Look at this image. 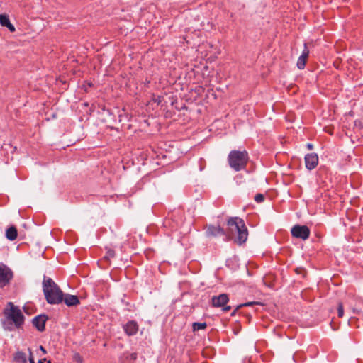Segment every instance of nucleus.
<instances>
[{
  "label": "nucleus",
  "instance_id": "obj_1",
  "mask_svg": "<svg viewBox=\"0 0 363 363\" xmlns=\"http://www.w3.org/2000/svg\"><path fill=\"white\" fill-rule=\"evenodd\" d=\"M228 230L225 231L220 226L208 225L206 226V234L207 237H217L219 235L225 236L228 240H230L234 233H238V237L235 242L239 245L245 243L248 238V230L244 220L238 217H231L227 222Z\"/></svg>",
  "mask_w": 363,
  "mask_h": 363
},
{
  "label": "nucleus",
  "instance_id": "obj_2",
  "mask_svg": "<svg viewBox=\"0 0 363 363\" xmlns=\"http://www.w3.org/2000/svg\"><path fill=\"white\" fill-rule=\"evenodd\" d=\"M42 285L45 298L48 303L57 305L62 303L64 292L51 278L44 275Z\"/></svg>",
  "mask_w": 363,
  "mask_h": 363
},
{
  "label": "nucleus",
  "instance_id": "obj_3",
  "mask_svg": "<svg viewBox=\"0 0 363 363\" xmlns=\"http://www.w3.org/2000/svg\"><path fill=\"white\" fill-rule=\"evenodd\" d=\"M249 154L246 150H231L228 155V162L231 169L239 172L246 169Z\"/></svg>",
  "mask_w": 363,
  "mask_h": 363
},
{
  "label": "nucleus",
  "instance_id": "obj_4",
  "mask_svg": "<svg viewBox=\"0 0 363 363\" xmlns=\"http://www.w3.org/2000/svg\"><path fill=\"white\" fill-rule=\"evenodd\" d=\"M11 306L10 310H6L4 313L11 324L13 323L16 328H20L24 323V315L18 306H14L11 302L9 303Z\"/></svg>",
  "mask_w": 363,
  "mask_h": 363
},
{
  "label": "nucleus",
  "instance_id": "obj_5",
  "mask_svg": "<svg viewBox=\"0 0 363 363\" xmlns=\"http://www.w3.org/2000/svg\"><path fill=\"white\" fill-rule=\"evenodd\" d=\"M13 278V271L7 265L0 263V288H4L9 284Z\"/></svg>",
  "mask_w": 363,
  "mask_h": 363
},
{
  "label": "nucleus",
  "instance_id": "obj_6",
  "mask_svg": "<svg viewBox=\"0 0 363 363\" xmlns=\"http://www.w3.org/2000/svg\"><path fill=\"white\" fill-rule=\"evenodd\" d=\"M293 237L303 240H307L310 236V229L306 225H295L291 230Z\"/></svg>",
  "mask_w": 363,
  "mask_h": 363
},
{
  "label": "nucleus",
  "instance_id": "obj_7",
  "mask_svg": "<svg viewBox=\"0 0 363 363\" xmlns=\"http://www.w3.org/2000/svg\"><path fill=\"white\" fill-rule=\"evenodd\" d=\"M229 298L226 294H221L219 296H213L212 298V305L214 307H223L224 311H228L230 310V306H225L228 302Z\"/></svg>",
  "mask_w": 363,
  "mask_h": 363
},
{
  "label": "nucleus",
  "instance_id": "obj_8",
  "mask_svg": "<svg viewBox=\"0 0 363 363\" xmlns=\"http://www.w3.org/2000/svg\"><path fill=\"white\" fill-rule=\"evenodd\" d=\"M124 333L128 336H134L137 334L139 330V325L135 320H128L126 323L122 325Z\"/></svg>",
  "mask_w": 363,
  "mask_h": 363
},
{
  "label": "nucleus",
  "instance_id": "obj_9",
  "mask_svg": "<svg viewBox=\"0 0 363 363\" xmlns=\"http://www.w3.org/2000/svg\"><path fill=\"white\" fill-rule=\"evenodd\" d=\"M305 166L308 170L315 169L318 164V156L316 153H308L305 155Z\"/></svg>",
  "mask_w": 363,
  "mask_h": 363
},
{
  "label": "nucleus",
  "instance_id": "obj_10",
  "mask_svg": "<svg viewBox=\"0 0 363 363\" xmlns=\"http://www.w3.org/2000/svg\"><path fill=\"white\" fill-rule=\"evenodd\" d=\"M48 320V316L45 314H40L35 316L32 320V323L35 328L40 331L43 332L45 329V323Z\"/></svg>",
  "mask_w": 363,
  "mask_h": 363
},
{
  "label": "nucleus",
  "instance_id": "obj_11",
  "mask_svg": "<svg viewBox=\"0 0 363 363\" xmlns=\"http://www.w3.org/2000/svg\"><path fill=\"white\" fill-rule=\"evenodd\" d=\"M62 302L68 307L77 306L80 304V301L77 296L65 293L62 296Z\"/></svg>",
  "mask_w": 363,
  "mask_h": 363
},
{
  "label": "nucleus",
  "instance_id": "obj_12",
  "mask_svg": "<svg viewBox=\"0 0 363 363\" xmlns=\"http://www.w3.org/2000/svg\"><path fill=\"white\" fill-rule=\"evenodd\" d=\"M308 55H309V50L307 47V44L304 43L303 50L301 55L298 58L297 64H296L297 67L299 69H303L305 68L306 60L308 57Z\"/></svg>",
  "mask_w": 363,
  "mask_h": 363
},
{
  "label": "nucleus",
  "instance_id": "obj_13",
  "mask_svg": "<svg viewBox=\"0 0 363 363\" xmlns=\"http://www.w3.org/2000/svg\"><path fill=\"white\" fill-rule=\"evenodd\" d=\"M18 231L15 226H11L6 230V238L11 241L17 238Z\"/></svg>",
  "mask_w": 363,
  "mask_h": 363
},
{
  "label": "nucleus",
  "instance_id": "obj_14",
  "mask_svg": "<svg viewBox=\"0 0 363 363\" xmlns=\"http://www.w3.org/2000/svg\"><path fill=\"white\" fill-rule=\"evenodd\" d=\"M179 223L174 220H173L169 217H167L164 220V226L165 228H169L172 230H175L177 229Z\"/></svg>",
  "mask_w": 363,
  "mask_h": 363
},
{
  "label": "nucleus",
  "instance_id": "obj_15",
  "mask_svg": "<svg viewBox=\"0 0 363 363\" xmlns=\"http://www.w3.org/2000/svg\"><path fill=\"white\" fill-rule=\"evenodd\" d=\"M14 361L16 363H27V357L24 352L18 351L14 354Z\"/></svg>",
  "mask_w": 363,
  "mask_h": 363
},
{
  "label": "nucleus",
  "instance_id": "obj_16",
  "mask_svg": "<svg viewBox=\"0 0 363 363\" xmlns=\"http://www.w3.org/2000/svg\"><path fill=\"white\" fill-rule=\"evenodd\" d=\"M207 327L206 323H197L195 322L192 324V330L194 332L199 331L200 330H204Z\"/></svg>",
  "mask_w": 363,
  "mask_h": 363
},
{
  "label": "nucleus",
  "instance_id": "obj_17",
  "mask_svg": "<svg viewBox=\"0 0 363 363\" xmlns=\"http://www.w3.org/2000/svg\"><path fill=\"white\" fill-rule=\"evenodd\" d=\"M254 305H262V303H260V302H257V301H252V302H246L245 303L240 304L239 306H238L236 309L234 310V311L232 313V315H234L235 313H236L237 310L240 308H242V307H244V306H254Z\"/></svg>",
  "mask_w": 363,
  "mask_h": 363
},
{
  "label": "nucleus",
  "instance_id": "obj_18",
  "mask_svg": "<svg viewBox=\"0 0 363 363\" xmlns=\"http://www.w3.org/2000/svg\"><path fill=\"white\" fill-rule=\"evenodd\" d=\"M10 22L9 18L6 14H0V24L5 27Z\"/></svg>",
  "mask_w": 363,
  "mask_h": 363
},
{
  "label": "nucleus",
  "instance_id": "obj_19",
  "mask_svg": "<svg viewBox=\"0 0 363 363\" xmlns=\"http://www.w3.org/2000/svg\"><path fill=\"white\" fill-rule=\"evenodd\" d=\"M115 251L113 249H108L104 256V259H109L115 257Z\"/></svg>",
  "mask_w": 363,
  "mask_h": 363
},
{
  "label": "nucleus",
  "instance_id": "obj_20",
  "mask_svg": "<svg viewBox=\"0 0 363 363\" xmlns=\"http://www.w3.org/2000/svg\"><path fill=\"white\" fill-rule=\"evenodd\" d=\"M337 315L340 318L344 315L343 304L341 302H339L337 305Z\"/></svg>",
  "mask_w": 363,
  "mask_h": 363
},
{
  "label": "nucleus",
  "instance_id": "obj_21",
  "mask_svg": "<svg viewBox=\"0 0 363 363\" xmlns=\"http://www.w3.org/2000/svg\"><path fill=\"white\" fill-rule=\"evenodd\" d=\"M137 357H138V354L135 352H133V353H130V354L128 353L126 355V359H128L129 361L133 362L137 359Z\"/></svg>",
  "mask_w": 363,
  "mask_h": 363
},
{
  "label": "nucleus",
  "instance_id": "obj_22",
  "mask_svg": "<svg viewBox=\"0 0 363 363\" xmlns=\"http://www.w3.org/2000/svg\"><path fill=\"white\" fill-rule=\"evenodd\" d=\"M254 200L257 203H262L264 201V196L262 194H257L254 197Z\"/></svg>",
  "mask_w": 363,
  "mask_h": 363
},
{
  "label": "nucleus",
  "instance_id": "obj_23",
  "mask_svg": "<svg viewBox=\"0 0 363 363\" xmlns=\"http://www.w3.org/2000/svg\"><path fill=\"white\" fill-rule=\"evenodd\" d=\"M74 359L78 363H82L83 359L79 353H75L74 355Z\"/></svg>",
  "mask_w": 363,
  "mask_h": 363
},
{
  "label": "nucleus",
  "instance_id": "obj_24",
  "mask_svg": "<svg viewBox=\"0 0 363 363\" xmlns=\"http://www.w3.org/2000/svg\"><path fill=\"white\" fill-rule=\"evenodd\" d=\"M5 27H6L9 31L12 33L16 30L14 26L11 23V21Z\"/></svg>",
  "mask_w": 363,
  "mask_h": 363
},
{
  "label": "nucleus",
  "instance_id": "obj_25",
  "mask_svg": "<svg viewBox=\"0 0 363 363\" xmlns=\"http://www.w3.org/2000/svg\"><path fill=\"white\" fill-rule=\"evenodd\" d=\"M5 27H6L9 31L12 33L16 30L14 26L11 23V21Z\"/></svg>",
  "mask_w": 363,
  "mask_h": 363
},
{
  "label": "nucleus",
  "instance_id": "obj_26",
  "mask_svg": "<svg viewBox=\"0 0 363 363\" xmlns=\"http://www.w3.org/2000/svg\"><path fill=\"white\" fill-rule=\"evenodd\" d=\"M45 362H47L48 363H51L50 360H47L46 358L39 359L38 363H44Z\"/></svg>",
  "mask_w": 363,
  "mask_h": 363
},
{
  "label": "nucleus",
  "instance_id": "obj_27",
  "mask_svg": "<svg viewBox=\"0 0 363 363\" xmlns=\"http://www.w3.org/2000/svg\"><path fill=\"white\" fill-rule=\"evenodd\" d=\"M28 351L29 352V358H33V352L30 348H28Z\"/></svg>",
  "mask_w": 363,
  "mask_h": 363
},
{
  "label": "nucleus",
  "instance_id": "obj_28",
  "mask_svg": "<svg viewBox=\"0 0 363 363\" xmlns=\"http://www.w3.org/2000/svg\"><path fill=\"white\" fill-rule=\"evenodd\" d=\"M155 101L157 103V104H160L161 102V96H158L157 99H155Z\"/></svg>",
  "mask_w": 363,
  "mask_h": 363
},
{
  "label": "nucleus",
  "instance_id": "obj_29",
  "mask_svg": "<svg viewBox=\"0 0 363 363\" xmlns=\"http://www.w3.org/2000/svg\"><path fill=\"white\" fill-rule=\"evenodd\" d=\"M306 147H308V150H312L313 148V145L311 143H308L306 145Z\"/></svg>",
  "mask_w": 363,
  "mask_h": 363
},
{
  "label": "nucleus",
  "instance_id": "obj_30",
  "mask_svg": "<svg viewBox=\"0 0 363 363\" xmlns=\"http://www.w3.org/2000/svg\"><path fill=\"white\" fill-rule=\"evenodd\" d=\"M40 350L43 352V354L47 353L46 350L42 345L40 346Z\"/></svg>",
  "mask_w": 363,
  "mask_h": 363
},
{
  "label": "nucleus",
  "instance_id": "obj_31",
  "mask_svg": "<svg viewBox=\"0 0 363 363\" xmlns=\"http://www.w3.org/2000/svg\"><path fill=\"white\" fill-rule=\"evenodd\" d=\"M30 363H35L34 358H29Z\"/></svg>",
  "mask_w": 363,
  "mask_h": 363
},
{
  "label": "nucleus",
  "instance_id": "obj_32",
  "mask_svg": "<svg viewBox=\"0 0 363 363\" xmlns=\"http://www.w3.org/2000/svg\"><path fill=\"white\" fill-rule=\"evenodd\" d=\"M8 329H9V330H12V328H11V327H8Z\"/></svg>",
  "mask_w": 363,
  "mask_h": 363
}]
</instances>
